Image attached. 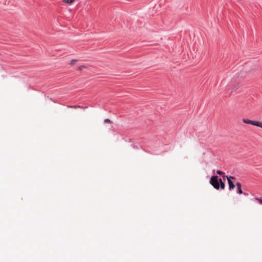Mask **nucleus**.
Instances as JSON below:
<instances>
[{
    "instance_id": "nucleus-1",
    "label": "nucleus",
    "mask_w": 262,
    "mask_h": 262,
    "mask_svg": "<svg viewBox=\"0 0 262 262\" xmlns=\"http://www.w3.org/2000/svg\"><path fill=\"white\" fill-rule=\"evenodd\" d=\"M210 183L217 190L225 189V182L218 176H212L210 179Z\"/></svg>"
},
{
    "instance_id": "nucleus-2",
    "label": "nucleus",
    "mask_w": 262,
    "mask_h": 262,
    "mask_svg": "<svg viewBox=\"0 0 262 262\" xmlns=\"http://www.w3.org/2000/svg\"><path fill=\"white\" fill-rule=\"evenodd\" d=\"M239 87L240 84L238 82H232L229 85V89H230L231 93H232L233 92L237 91L239 88Z\"/></svg>"
},
{
    "instance_id": "nucleus-3",
    "label": "nucleus",
    "mask_w": 262,
    "mask_h": 262,
    "mask_svg": "<svg viewBox=\"0 0 262 262\" xmlns=\"http://www.w3.org/2000/svg\"><path fill=\"white\" fill-rule=\"evenodd\" d=\"M236 185L237 186V193L238 194H243V191L242 189V185L239 182H237L236 184Z\"/></svg>"
},
{
    "instance_id": "nucleus-4",
    "label": "nucleus",
    "mask_w": 262,
    "mask_h": 262,
    "mask_svg": "<svg viewBox=\"0 0 262 262\" xmlns=\"http://www.w3.org/2000/svg\"><path fill=\"white\" fill-rule=\"evenodd\" d=\"M228 183L229 185V190H232L235 188V184L231 180H228Z\"/></svg>"
},
{
    "instance_id": "nucleus-5",
    "label": "nucleus",
    "mask_w": 262,
    "mask_h": 262,
    "mask_svg": "<svg viewBox=\"0 0 262 262\" xmlns=\"http://www.w3.org/2000/svg\"><path fill=\"white\" fill-rule=\"evenodd\" d=\"M251 124L258 127H262V122L256 120H251Z\"/></svg>"
},
{
    "instance_id": "nucleus-6",
    "label": "nucleus",
    "mask_w": 262,
    "mask_h": 262,
    "mask_svg": "<svg viewBox=\"0 0 262 262\" xmlns=\"http://www.w3.org/2000/svg\"><path fill=\"white\" fill-rule=\"evenodd\" d=\"M67 107L68 108H80L84 109V108H88V106L83 107V106H80V105H68Z\"/></svg>"
},
{
    "instance_id": "nucleus-7",
    "label": "nucleus",
    "mask_w": 262,
    "mask_h": 262,
    "mask_svg": "<svg viewBox=\"0 0 262 262\" xmlns=\"http://www.w3.org/2000/svg\"><path fill=\"white\" fill-rule=\"evenodd\" d=\"M243 122H244L246 124H251V120H250V119H247V118H244L243 119Z\"/></svg>"
},
{
    "instance_id": "nucleus-8",
    "label": "nucleus",
    "mask_w": 262,
    "mask_h": 262,
    "mask_svg": "<svg viewBox=\"0 0 262 262\" xmlns=\"http://www.w3.org/2000/svg\"><path fill=\"white\" fill-rule=\"evenodd\" d=\"M62 1L66 4H71L73 3L75 0H62Z\"/></svg>"
},
{
    "instance_id": "nucleus-9",
    "label": "nucleus",
    "mask_w": 262,
    "mask_h": 262,
    "mask_svg": "<svg viewBox=\"0 0 262 262\" xmlns=\"http://www.w3.org/2000/svg\"><path fill=\"white\" fill-rule=\"evenodd\" d=\"M225 177L227 178V180L229 179L232 180H234L235 179V178L233 176H230L229 177H228V176H226Z\"/></svg>"
},
{
    "instance_id": "nucleus-10",
    "label": "nucleus",
    "mask_w": 262,
    "mask_h": 262,
    "mask_svg": "<svg viewBox=\"0 0 262 262\" xmlns=\"http://www.w3.org/2000/svg\"><path fill=\"white\" fill-rule=\"evenodd\" d=\"M86 68V67H85V66H81L78 67L77 68V70L81 71V70H82V69L83 68Z\"/></svg>"
},
{
    "instance_id": "nucleus-11",
    "label": "nucleus",
    "mask_w": 262,
    "mask_h": 262,
    "mask_svg": "<svg viewBox=\"0 0 262 262\" xmlns=\"http://www.w3.org/2000/svg\"><path fill=\"white\" fill-rule=\"evenodd\" d=\"M255 200H257L260 204H262V197H260L259 198H256Z\"/></svg>"
},
{
    "instance_id": "nucleus-12",
    "label": "nucleus",
    "mask_w": 262,
    "mask_h": 262,
    "mask_svg": "<svg viewBox=\"0 0 262 262\" xmlns=\"http://www.w3.org/2000/svg\"><path fill=\"white\" fill-rule=\"evenodd\" d=\"M78 61V60L77 59H72L71 62H70V64L71 65H73L76 62H77Z\"/></svg>"
},
{
    "instance_id": "nucleus-13",
    "label": "nucleus",
    "mask_w": 262,
    "mask_h": 262,
    "mask_svg": "<svg viewBox=\"0 0 262 262\" xmlns=\"http://www.w3.org/2000/svg\"><path fill=\"white\" fill-rule=\"evenodd\" d=\"M216 173H217L218 174L221 175H221H222L223 174H224V172H223V171H221V170H217L216 171Z\"/></svg>"
},
{
    "instance_id": "nucleus-14",
    "label": "nucleus",
    "mask_w": 262,
    "mask_h": 262,
    "mask_svg": "<svg viewBox=\"0 0 262 262\" xmlns=\"http://www.w3.org/2000/svg\"><path fill=\"white\" fill-rule=\"evenodd\" d=\"M105 123H111V121L109 119H105L104 120Z\"/></svg>"
},
{
    "instance_id": "nucleus-15",
    "label": "nucleus",
    "mask_w": 262,
    "mask_h": 262,
    "mask_svg": "<svg viewBox=\"0 0 262 262\" xmlns=\"http://www.w3.org/2000/svg\"><path fill=\"white\" fill-rule=\"evenodd\" d=\"M132 146H133V147L134 148H135V149H138V147L137 146L135 145H132Z\"/></svg>"
},
{
    "instance_id": "nucleus-16",
    "label": "nucleus",
    "mask_w": 262,
    "mask_h": 262,
    "mask_svg": "<svg viewBox=\"0 0 262 262\" xmlns=\"http://www.w3.org/2000/svg\"><path fill=\"white\" fill-rule=\"evenodd\" d=\"M243 194H244L245 195H248V193H246V192H243Z\"/></svg>"
}]
</instances>
